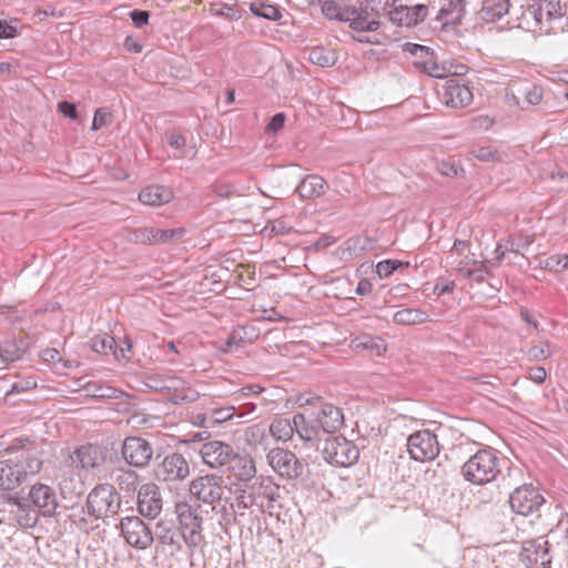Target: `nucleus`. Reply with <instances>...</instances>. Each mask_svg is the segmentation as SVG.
I'll use <instances>...</instances> for the list:
<instances>
[{
	"label": "nucleus",
	"mask_w": 568,
	"mask_h": 568,
	"mask_svg": "<svg viewBox=\"0 0 568 568\" xmlns=\"http://www.w3.org/2000/svg\"><path fill=\"white\" fill-rule=\"evenodd\" d=\"M500 474V458L493 449H481L474 454L462 467L465 480L473 485H486Z\"/></svg>",
	"instance_id": "f257e3e1"
},
{
	"label": "nucleus",
	"mask_w": 568,
	"mask_h": 568,
	"mask_svg": "<svg viewBox=\"0 0 568 568\" xmlns=\"http://www.w3.org/2000/svg\"><path fill=\"white\" fill-rule=\"evenodd\" d=\"M153 475L155 480L168 487L178 486L190 477V462L181 453H169L155 464Z\"/></svg>",
	"instance_id": "f03ea898"
},
{
	"label": "nucleus",
	"mask_w": 568,
	"mask_h": 568,
	"mask_svg": "<svg viewBox=\"0 0 568 568\" xmlns=\"http://www.w3.org/2000/svg\"><path fill=\"white\" fill-rule=\"evenodd\" d=\"M87 508L95 519L114 516L121 508V497L113 485L100 484L88 495Z\"/></svg>",
	"instance_id": "7ed1b4c3"
},
{
	"label": "nucleus",
	"mask_w": 568,
	"mask_h": 568,
	"mask_svg": "<svg viewBox=\"0 0 568 568\" xmlns=\"http://www.w3.org/2000/svg\"><path fill=\"white\" fill-rule=\"evenodd\" d=\"M146 385L155 390L165 392L172 396V402H195L200 394L192 388L183 378L170 374H154L148 377Z\"/></svg>",
	"instance_id": "20e7f679"
},
{
	"label": "nucleus",
	"mask_w": 568,
	"mask_h": 568,
	"mask_svg": "<svg viewBox=\"0 0 568 568\" xmlns=\"http://www.w3.org/2000/svg\"><path fill=\"white\" fill-rule=\"evenodd\" d=\"M326 463L336 467H351L359 458L357 446L344 436L327 437L322 449Z\"/></svg>",
	"instance_id": "39448f33"
},
{
	"label": "nucleus",
	"mask_w": 568,
	"mask_h": 568,
	"mask_svg": "<svg viewBox=\"0 0 568 568\" xmlns=\"http://www.w3.org/2000/svg\"><path fill=\"white\" fill-rule=\"evenodd\" d=\"M189 490L197 501L214 508L223 499L226 486L221 475L204 474L191 480Z\"/></svg>",
	"instance_id": "423d86ee"
},
{
	"label": "nucleus",
	"mask_w": 568,
	"mask_h": 568,
	"mask_svg": "<svg viewBox=\"0 0 568 568\" xmlns=\"http://www.w3.org/2000/svg\"><path fill=\"white\" fill-rule=\"evenodd\" d=\"M175 514L179 520V531L189 548H196L204 541L202 534V517L187 503H178Z\"/></svg>",
	"instance_id": "0eeeda50"
},
{
	"label": "nucleus",
	"mask_w": 568,
	"mask_h": 568,
	"mask_svg": "<svg viewBox=\"0 0 568 568\" xmlns=\"http://www.w3.org/2000/svg\"><path fill=\"white\" fill-rule=\"evenodd\" d=\"M566 7L559 0H537L530 4L524 16L527 20L532 19L535 27L546 33L550 32L551 22L564 17Z\"/></svg>",
	"instance_id": "6e6552de"
},
{
	"label": "nucleus",
	"mask_w": 568,
	"mask_h": 568,
	"mask_svg": "<svg viewBox=\"0 0 568 568\" xmlns=\"http://www.w3.org/2000/svg\"><path fill=\"white\" fill-rule=\"evenodd\" d=\"M250 493L253 504L261 511L273 513L275 503L281 497V488L271 477L258 476L253 483L244 485Z\"/></svg>",
	"instance_id": "1a4fd4ad"
},
{
	"label": "nucleus",
	"mask_w": 568,
	"mask_h": 568,
	"mask_svg": "<svg viewBox=\"0 0 568 568\" xmlns=\"http://www.w3.org/2000/svg\"><path fill=\"white\" fill-rule=\"evenodd\" d=\"M121 535L124 540L133 548L145 550L154 541L153 531L138 516H128L121 519Z\"/></svg>",
	"instance_id": "9d476101"
},
{
	"label": "nucleus",
	"mask_w": 568,
	"mask_h": 568,
	"mask_svg": "<svg viewBox=\"0 0 568 568\" xmlns=\"http://www.w3.org/2000/svg\"><path fill=\"white\" fill-rule=\"evenodd\" d=\"M509 504L516 514L529 516L539 510L545 504V498L538 488L525 484L514 489L509 496Z\"/></svg>",
	"instance_id": "9b49d317"
},
{
	"label": "nucleus",
	"mask_w": 568,
	"mask_h": 568,
	"mask_svg": "<svg viewBox=\"0 0 568 568\" xmlns=\"http://www.w3.org/2000/svg\"><path fill=\"white\" fill-rule=\"evenodd\" d=\"M519 557L526 568H550L552 560L550 546L545 537L525 540Z\"/></svg>",
	"instance_id": "f8f14e48"
},
{
	"label": "nucleus",
	"mask_w": 568,
	"mask_h": 568,
	"mask_svg": "<svg viewBox=\"0 0 568 568\" xmlns=\"http://www.w3.org/2000/svg\"><path fill=\"white\" fill-rule=\"evenodd\" d=\"M266 459L272 469L281 477L295 479L303 474V464L291 450L273 448L267 453Z\"/></svg>",
	"instance_id": "ddd939ff"
},
{
	"label": "nucleus",
	"mask_w": 568,
	"mask_h": 568,
	"mask_svg": "<svg viewBox=\"0 0 568 568\" xmlns=\"http://www.w3.org/2000/svg\"><path fill=\"white\" fill-rule=\"evenodd\" d=\"M410 457L417 462L435 459L439 454V444L435 434L429 430H419L407 439Z\"/></svg>",
	"instance_id": "4468645a"
},
{
	"label": "nucleus",
	"mask_w": 568,
	"mask_h": 568,
	"mask_svg": "<svg viewBox=\"0 0 568 568\" xmlns=\"http://www.w3.org/2000/svg\"><path fill=\"white\" fill-rule=\"evenodd\" d=\"M121 455L128 465L145 468L153 457V447L142 437L129 436L122 443Z\"/></svg>",
	"instance_id": "2eb2a0df"
},
{
	"label": "nucleus",
	"mask_w": 568,
	"mask_h": 568,
	"mask_svg": "<svg viewBox=\"0 0 568 568\" xmlns=\"http://www.w3.org/2000/svg\"><path fill=\"white\" fill-rule=\"evenodd\" d=\"M136 507L141 516L155 519L163 509V498L160 487L155 483H145L138 490Z\"/></svg>",
	"instance_id": "dca6fc26"
},
{
	"label": "nucleus",
	"mask_w": 568,
	"mask_h": 568,
	"mask_svg": "<svg viewBox=\"0 0 568 568\" xmlns=\"http://www.w3.org/2000/svg\"><path fill=\"white\" fill-rule=\"evenodd\" d=\"M438 95L445 105L454 109L467 106L474 98L469 87L458 79L447 80L438 91Z\"/></svg>",
	"instance_id": "f3484780"
},
{
	"label": "nucleus",
	"mask_w": 568,
	"mask_h": 568,
	"mask_svg": "<svg viewBox=\"0 0 568 568\" xmlns=\"http://www.w3.org/2000/svg\"><path fill=\"white\" fill-rule=\"evenodd\" d=\"M343 17L349 28L358 32L376 31L382 24L375 13L368 7L366 8L365 1H362L358 7H347Z\"/></svg>",
	"instance_id": "a211bd4d"
},
{
	"label": "nucleus",
	"mask_w": 568,
	"mask_h": 568,
	"mask_svg": "<svg viewBox=\"0 0 568 568\" xmlns=\"http://www.w3.org/2000/svg\"><path fill=\"white\" fill-rule=\"evenodd\" d=\"M234 454L233 447L221 440L207 442L200 449L203 463L210 468L229 466Z\"/></svg>",
	"instance_id": "6ab92c4d"
},
{
	"label": "nucleus",
	"mask_w": 568,
	"mask_h": 568,
	"mask_svg": "<svg viewBox=\"0 0 568 568\" xmlns=\"http://www.w3.org/2000/svg\"><path fill=\"white\" fill-rule=\"evenodd\" d=\"M29 498L34 508L44 517H51L58 508V498L54 489L44 484H34L30 491Z\"/></svg>",
	"instance_id": "aec40b11"
},
{
	"label": "nucleus",
	"mask_w": 568,
	"mask_h": 568,
	"mask_svg": "<svg viewBox=\"0 0 568 568\" xmlns=\"http://www.w3.org/2000/svg\"><path fill=\"white\" fill-rule=\"evenodd\" d=\"M317 423V426L323 433H335L344 424V415L342 409L333 404L324 403L317 410H311Z\"/></svg>",
	"instance_id": "412c9836"
},
{
	"label": "nucleus",
	"mask_w": 568,
	"mask_h": 568,
	"mask_svg": "<svg viewBox=\"0 0 568 568\" xmlns=\"http://www.w3.org/2000/svg\"><path fill=\"white\" fill-rule=\"evenodd\" d=\"M293 428L294 434L311 446H314L315 442L320 438L321 430L311 410L295 414L293 416Z\"/></svg>",
	"instance_id": "4be33fe9"
},
{
	"label": "nucleus",
	"mask_w": 568,
	"mask_h": 568,
	"mask_svg": "<svg viewBox=\"0 0 568 568\" xmlns=\"http://www.w3.org/2000/svg\"><path fill=\"white\" fill-rule=\"evenodd\" d=\"M229 471L237 481L246 485L256 478L257 469L255 460L250 455L235 453L229 464Z\"/></svg>",
	"instance_id": "5701e85b"
},
{
	"label": "nucleus",
	"mask_w": 568,
	"mask_h": 568,
	"mask_svg": "<svg viewBox=\"0 0 568 568\" xmlns=\"http://www.w3.org/2000/svg\"><path fill=\"white\" fill-rule=\"evenodd\" d=\"M428 13V8L425 4H417L414 7H404L402 4L395 7L390 11V21L398 26H415L423 21Z\"/></svg>",
	"instance_id": "b1692460"
},
{
	"label": "nucleus",
	"mask_w": 568,
	"mask_h": 568,
	"mask_svg": "<svg viewBox=\"0 0 568 568\" xmlns=\"http://www.w3.org/2000/svg\"><path fill=\"white\" fill-rule=\"evenodd\" d=\"M154 540L168 549L171 554L180 551L182 546L180 531L175 529L174 524L168 520H160L155 525L153 532Z\"/></svg>",
	"instance_id": "393cba45"
},
{
	"label": "nucleus",
	"mask_w": 568,
	"mask_h": 568,
	"mask_svg": "<svg viewBox=\"0 0 568 568\" xmlns=\"http://www.w3.org/2000/svg\"><path fill=\"white\" fill-rule=\"evenodd\" d=\"M7 503L10 505V513L20 527L31 528L37 525L39 511L31 508L27 500L9 496Z\"/></svg>",
	"instance_id": "a878e982"
},
{
	"label": "nucleus",
	"mask_w": 568,
	"mask_h": 568,
	"mask_svg": "<svg viewBox=\"0 0 568 568\" xmlns=\"http://www.w3.org/2000/svg\"><path fill=\"white\" fill-rule=\"evenodd\" d=\"M71 464L75 468L94 469L101 464L99 450L92 444L82 445L70 455Z\"/></svg>",
	"instance_id": "bb28decb"
},
{
	"label": "nucleus",
	"mask_w": 568,
	"mask_h": 568,
	"mask_svg": "<svg viewBox=\"0 0 568 568\" xmlns=\"http://www.w3.org/2000/svg\"><path fill=\"white\" fill-rule=\"evenodd\" d=\"M328 185L322 176L308 174L301 180L295 192L303 200H312L323 195Z\"/></svg>",
	"instance_id": "cd10ccee"
},
{
	"label": "nucleus",
	"mask_w": 568,
	"mask_h": 568,
	"mask_svg": "<svg viewBox=\"0 0 568 568\" xmlns=\"http://www.w3.org/2000/svg\"><path fill=\"white\" fill-rule=\"evenodd\" d=\"M21 470L16 459L9 458L0 462V489L4 491L14 490L23 483Z\"/></svg>",
	"instance_id": "c85d7f7f"
},
{
	"label": "nucleus",
	"mask_w": 568,
	"mask_h": 568,
	"mask_svg": "<svg viewBox=\"0 0 568 568\" xmlns=\"http://www.w3.org/2000/svg\"><path fill=\"white\" fill-rule=\"evenodd\" d=\"M174 195L170 187L164 185H150L139 194V200L146 205L160 206L170 203Z\"/></svg>",
	"instance_id": "c756f323"
},
{
	"label": "nucleus",
	"mask_w": 568,
	"mask_h": 568,
	"mask_svg": "<svg viewBox=\"0 0 568 568\" xmlns=\"http://www.w3.org/2000/svg\"><path fill=\"white\" fill-rule=\"evenodd\" d=\"M111 478L118 485V488L126 494H134L141 487L140 475L128 467L115 468Z\"/></svg>",
	"instance_id": "7c9ffc66"
},
{
	"label": "nucleus",
	"mask_w": 568,
	"mask_h": 568,
	"mask_svg": "<svg viewBox=\"0 0 568 568\" xmlns=\"http://www.w3.org/2000/svg\"><path fill=\"white\" fill-rule=\"evenodd\" d=\"M518 93L524 97V103L520 102L519 97L510 89L506 92V99L514 105L526 109V105H537L542 101V89L538 85L531 84L524 89H519Z\"/></svg>",
	"instance_id": "2f4dec72"
},
{
	"label": "nucleus",
	"mask_w": 568,
	"mask_h": 568,
	"mask_svg": "<svg viewBox=\"0 0 568 568\" xmlns=\"http://www.w3.org/2000/svg\"><path fill=\"white\" fill-rule=\"evenodd\" d=\"M414 65L419 71L433 77V78H445L449 75L452 65H448V61L438 62L432 52L427 57V60H414Z\"/></svg>",
	"instance_id": "473e14b6"
},
{
	"label": "nucleus",
	"mask_w": 568,
	"mask_h": 568,
	"mask_svg": "<svg viewBox=\"0 0 568 568\" xmlns=\"http://www.w3.org/2000/svg\"><path fill=\"white\" fill-rule=\"evenodd\" d=\"M393 321L398 325H417L429 322V315L420 308L407 307L397 311Z\"/></svg>",
	"instance_id": "72a5a7b5"
},
{
	"label": "nucleus",
	"mask_w": 568,
	"mask_h": 568,
	"mask_svg": "<svg viewBox=\"0 0 568 568\" xmlns=\"http://www.w3.org/2000/svg\"><path fill=\"white\" fill-rule=\"evenodd\" d=\"M19 470L26 481L28 475H36L42 468V460L32 452H23L19 456H16Z\"/></svg>",
	"instance_id": "f704fd0d"
},
{
	"label": "nucleus",
	"mask_w": 568,
	"mask_h": 568,
	"mask_svg": "<svg viewBox=\"0 0 568 568\" xmlns=\"http://www.w3.org/2000/svg\"><path fill=\"white\" fill-rule=\"evenodd\" d=\"M509 7V0H484L480 14L484 20L493 22L508 13Z\"/></svg>",
	"instance_id": "c9c22d12"
},
{
	"label": "nucleus",
	"mask_w": 568,
	"mask_h": 568,
	"mask_svg": "<svg viewBox=\"0 0 568 568\" xmlns=\"http://www.w3.org/2000/svg\"><path fill=\"white\" fill-rule=\"evenodd\" d=\"M270 434L276 440L288 442L294 436L293 418H275L270 425Z\"/></svg>",
	"instance_id": "e433bc0d"
},
{
	"label": "nucleus",
	"mask_w": 568,
	"mask_h": 568,
	"mask_svg": "<svg viewBox=\"0 0 568 568\" xmlns=\"http://www.w3.org/2000/svg\"><path fill=\"white\" fill-rule=\"evenodd\" d=\"M338 57L336 52L332 49H327L324 47H315L310 51L308 60L318 67L322 68H331L333 67Z\"/></svg>",
	"instance_id": "4c0bfd02"
},
{
	"label": "nucleus",
	"mask_w": 568,
	"mask_h": 568,
	"mask_svg": "<svg viewBox=\"0 0 568 568\" xmlns=\"http://www.w3.org/2000/svg\"><path fill=\"white\" fill-rule=\"evenodd\" d=\"M87 392L90 396L94 398H129L130 395L128 393H124L123 390L112 387L110 385L105 384H97V383H90L87 386Z\"/></svg>",
	"instance_id": "58836bf2"
},
{
	"label": "nucleus",
	"mask_w": 568,
	"mask_h": 568,
	"mask_svg": "<svg viewBox=\"0 0 568 568\" xmlns=\"http://www.w3.org/2000/svg\"><path fill=\"white\" fill-rule=\"evenodd\" d=\"M90 345L92 351L97 353H112L116 358H119L115 339L108 334L95 335L91 338Z\"/></svg>",
	"instance_id": "ea45409f"
},
{
	"label": "nucleus",
	"mask_w": 568,
	"mask_h": 568,
	"mask_svg": "<svg viewBox=\"0 0 568 568\" xmlns=\"http://www.w3.org/2000/svg\"><path fill=\"white\" fill-rule=\"evenodd\" d=\"M250 10L253 14L267 19V20H280L282 18L281 11L277 7L272 4H266L261 1L252 2L250 6Z\"/></svg>",
	"instance_id": "a19ab883"
},
{
	"label": "nucleus",
	"mask_w": 568,
	"mask_h": 568,
	"mask_svg": "<svg viewBox=\"0 0 568 568\" xmlns=\"http://www.w3.org/2000/svg\"><path fill=\"white\" fill-rule=\"evenodd\" d=\"M366 8L375 13V17L381 21L383 17H388L390 20V11H393L395 3L398 0H364Z\"/></svg>",
	"instance_id": "79ce46f5"
},
{
	"label": "nucleus",
	"mask_w": 568,
	"mask_h": 568,
	"mask_svg": "<svg viewBox=\"0 0 568 568\" xmlns=\"http://www.w3.org/2000/svg\"><path fill=\"white\" fill-rule=\"evenodd\" d=\"M436 170L439 174L448 178H457L465 173L464 168L459 161L454 158H448L437 162Z\"/></svg>",
	"instance_id": "37998d69"
},
{
	"label": "nucleus",
	"mask_w": 568,
	"mask_h": 568,
	"mask_svg": "<svg viewBox=\"0 0 568 568\" xmlns=\"http://www.w3.org/2000/svg\"><path fill=\"white\" fill-rule=\"evenodd\" d=\"M72 523L80 529L84 531H89L95 527V518L93 516H85L84 507H80L79 509H73V513L70 515Z\"/></svg>",
	"instance_id": "c03bdc74"
},
{
	"label": "nucleus",
	"mask_w": 568,
	"mask_h": 568,
	"mask_svg": "<svg viewBox=\"0 0 568 568\" xmlns=\"http://www.w3.org/2000/svg\"><path fill=\"white\" fill-rule=\"evenodd\" d=\"M318 2L322 6V11L326 18L336 19L338 21L345 22V19L343 16H344L347 7L341 8L333 0H318Z\"/></svg>",
	"instance_id": "a18cd8bd"
},
{
	"label": "nucleus",
	"mask_w": 568,
	"mask_h": 568,
	"mask_svg": "<svg viewBox=\"0 0 568 568\" xmlns=\"http://www.w3.org/2000/svg\"><path fill=\"white\" fill-rule=\"evenodd\" d=\"M409 263H403L398 260H385L376 265V273L381 278L392 275L398 267L408 266Z\"/></svg>",
	"instance_id": "49530a36"
},
{
	"label": "nucleus",
	"mask_w": 568,
	"mask_h": 568,
	"mask_svg": "<svg viewBox=\"0 0 568 568\" xmlns=\"http://www.w3.org/2000/svg\"><path fill=\"white\" fill-rule=\"evenodd\" d=\"M185 234V229L178 227L171 230L154 229L155 243H166L173 240H180Z\"/></svg>",
	"instance_id": "de8ad7c7"
},
{
	"label": "nucleus",
	"mask_w": 568,
	"mask_h": 568,
	"mask_svg": "<svg viewBox=\"0 0 568 568\" xmlns=\"http://www.w3.org/2000/svg\"><path fill=\"white\" fill-rule=\"evenodd\" d=\"M449 7H454V10L449 8L440 9V18L445 20V23H457L463 18L464 9L460 6V2L449 3Z\"/></svg>",
	"instance_id": "09e8293b"
},
{
	"label": "nucleus",
	"mask_w": 568,
	"mask_h": 568,
	"mask_svg": "<svg viewBox=\"0 0 568 568\" xmlns=\"http://www.w3.org/2000/svg\"><path fill=\"white\" fill-rule=\"evenodd\" d=\"M112 120H113V115L110 111H108V109L99 108L94 112L91 129L93 131L100 130L101 128L111 124Z\"/></svg>",
	"instance_id": "8fccbe9b"
},
{
	"label": "nucleus",
	"mask_w": 568,
	"mask_h": 568,
	"mask_svg": "<svg viewBox=\"0 0 568 568\" xmlns=\"http://www.w3.org/2000/svg\"><path fill=\"white\" fill-rule=\"evenodd\" d=\"M545 267L549 271L561 272L568 270V255H551L545 260Z\"/></svg>",
	"instance_id": "3c124183"
},
{
	"label": "nucleus",
	"mask_w": 568,
	"mask_h": 568,
	"mask_svg": "<svg viewBox=\"0 0 568 568\" xmlns=\"http://www.w3.org/2000/svg\"><path fill=\"white\" fill-rule=\"evenodd\" d=\"M473 154L481 162H496L500 160L498 151L491 146H480L474 150Z\"/></svg>",
	"instance_id": "603ef678"
},
{
	"label": "nucleus",
	"mask_w": 568,
	"mask_h": 568,
	"mask_svg": "<svg viewBox=\"0 0 568 568\" xmlns=\"http://www.w3.org/2000/svg\"><path fill=\"white\" fill-rule=\"evenodd\" d=\"M236 494L235 506L239 510L255 507V504H253V499L244 485L239 486Z\"/></svg>",
	"instance_id": "864d4df0"
},
{
	"label": "nucleus",
	"mask_w": 568,
	"mask_h": 568,
	"mask_svg": "<svg viewBox=\"0 0 568 568\" xmlns=\"http://www.w3.org/2000/svg\"><path fill=\"white\" fill-rule=\"evenodd\" d=\"M132 240L141 244H156L154 227L138 229L132 233Z\"/></svg>",
	"instance_id": "5fc2aeb1"
},
{
	"label": "nucleus",
	"mask_w": 568,
	"mask_h": 568,
	"mask_svg": "<svg viewBox=\"0 0 568 568\" xmlns=\"http://www.w3.org/2000/svg\"><path fill=\"white\" fill-rule=\"evenodd\" d=\"M488 275L487 264H479L478 262H473V267L469 271H466L467 278H471L477 283L484 282L485 277Z\"/></svg>",
	"instance_id": "6e6d98bb"
},
{
	"label": "nucleus",
	"mask_w": 568,
	"mask_h": 568,
	"mask_svg": "<svg viewBox=\"0 0 568 568\" xmlns=\"http://www.w3.org/2000/svg\"><path fill=\"white\" fill-rule=\"evenodd\" d=\"M356 341H357L356 347L375 351L377 355H381L383 352L386 351L385 345L375 342L374 338L371 336L365 335V336L357 338Z\"/></svg>",
	"instance_id": "4d7b16f0"
},
{
	"label": "nucleus",
	"mask_w": 568,
	"mask_h": 568,
	"mask_svg": "<svg viewBox=\"0 0 568 568\" xmlns=\"http://www.w3.org/2000/svg\"><path fill=\"white\" fill-rule=\"evenodd\" d=\"M20 349L16 345L8 344L4 346H0V361L2 363L17 361L20 358Z\"/></svg>",
	"instance_id": "13d9d810"
},
{
	"label": "nucleus",
	"mask_w": 568,
	"mask_h": 568,
	"mask_svg": "<svg viewBox=\"0 0 568 568\" xmlns=\"http://www.w3.org/2000/svg\"><path fill=\"white\" fill-rule=\"evenodd\" d=\"M456 287V283L454 280H448L444 277H439L435 283L433 293L437 296H442L448 293H452Z\"/></svg>",
	"instance_id": "bf43d9fd"
},
{
	"label": "nucleus",
	"mask_w": 568,
	"mask_h": 568,
	"mask_svg": "<svg viewBox=\"0 0 568 568\" xmlns=\"http://www.w3.org/2000/svg\"><path fill=\"white\" fill-rule=\"evenodd\" d=\"M213 192L222 199L241 195V193L232 184L229 183H216L213 185Z\"/></svg>",
	"instance_id": "052dcab7"
},
{
	"label": "nucleus",
	"mask_w": 568,
	"mask_h": 568,
	"mask_svg": "<svg viewBox=\"0 0 568 568\" xmlns=\"http://www.w3.org/2000/svg\"><path fill=\"white\" fill-rule=\"evenodd\" d=\"M405 50L408 51L415 60H427V57L432 54L429 48L416 43H406Z\"/></svg>",
	"instance_id": "680f3d73"
},
{
	"label": "nucleus",
	"mask_w": 568,
	"mask_h": 568,
	"mask_svg": "<svg viewBox=\"0 0 568 568\" xmlns=\"http://www.w3.org/2000/svg\"><path fill=\"white\" fill-rule=\"evenodd\" d=\"M550 354L551 353L549 349V345L547 343H540L538 345H534L528 351L529 357L532 359H536V361L546 359L550 356Z\"/></svg>",
	"instance_id": "e2e57ef3"
},
{
	"label": "nucleus",
	"mask_w": 568,
	"mask_h": 568,
	"mask_svg": "<svg viewBox=\"0 0 568 568\" xmlns=\"http://www.w3.org/2000/svg\"><path fill=\"white\" fill-rule=\"evenodd\" d=\"M264 435H265L264 428H262L257 425H254V426L246 428L244 436H245L246 443L252 445V444H257L264 437Z\"/></svg>",
	"instance_id": "0e129e2a"
},
{
	"label": "nucleus",
	"mask_w": 568,
	"mask_h": 568,
	"mask_svg": "<svg viewBox=\"0 0 568 568\" xmlns=\"http://www.w3.org/2000/svg\"><path fill=\"white\" fill-rule=\"evenodd\" d=\"M285 123V114L284 113H276L272 116L268 124L266 125V132L268 133H277Z\"/></svg>",
	"instance_id": "69168bd1"
},
{
	"label": "nucleus",
	"mask_w": 568,
	"mask_h": 568,
	"mask_svg": "<svg viewBox=\"0 0 568 568\" xmlns=\"http://www.w3.org/2000/svg\"><path fill=\"white\" fill-rule=\"evenodd\" d=\"M473 262H477L475 258L466 256L463 260L454 261L452 265L462 276H466V271H469L473 267Z\"/></svg>",
	"instance_id": "338daca9"
},
{
	"label": "nucleus",
	"mask_w": 568,
	"mask_h": 568,
	"mask_svg": "<svg viewBox=\"0 0 568 568\" xmlns=\"http://www.w3.org/2000/svg\"><path fill=\"white\" fill-rule=\"evenodd\" d=\"M168 142L170 146L174 148L175 150H184L186 145V139L184 135L178 133V132H170L168 133Z\"/></svg>",
	"instance_id": "774afa93"
}]
</instances>
